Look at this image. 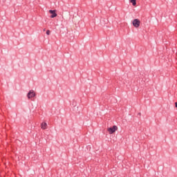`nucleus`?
Returning a JSON list of instances; mask_svg holds the SVG:
<instances>
[{
	"label": "nucleus",
	"instance_id": "7",
	"mask_svg": "<svg viewBox=\"0 0 177 177\" xmlns=\"http://www.w3.org/2000/svg\"><path fill=\"white\" fill-rule=\"evenodd\" d=\"M46 35H50V30H48L46 31Z\"/></svg>",
	"mask_w": 177,
	"mask_h": 177
},
{
	"label": "nucleus",
	"instance_id": "5",
	"mask_svg": "<svg viewBox=\"0 0 177 177\" xmlns=\"http://www.w3.org/2000/svg\"><path fill=\"white\" fill-rule=\"evenodd\" d=\"M41 129H46V127H48V124L46 122H42L41 124Z\"/></svg>",
	"mask_w": 177,
	"mask_h": 177
},
{
	"label": "nucleus",
	"instance_id": "6",
	"mask_svg": "<svg viewBox=\"0 0 177 177\" xmlns=\"http://www.w3.org/2000/svg\"><path fill=\"white\" fill-rule=\"evenodd\" d=\"M130 2L132 3L133 6H136V0H130Z\"/></svg>",
	"mask_w": 177,
	"mask_h": 177
},
{
	"label": "nucleus",
	"instance_id": "8",
	"mask_svg": "<svg viewBox=\"0 0 177 177\" xmlns=\"http://www.w3.org/2000/svg\"><path fill=\"white\" fill-rule=\"evenodd\" d=\"M175 106L177 108V102H175Z\"/></svg>",
	"mask_w": 177,
	"mask_h": 177
},
{
	"label": "nucleus",
	"instance_id": "9",
	"mask_svg": "<svg viewBox=\"0 0 177 177\" xmlns=\"http://www.w3.org/2000/svg\"><path fill=\"white\" fill-rule=\"evenodd\" d=\"M44 31H45V29H44Z\"/></svg>",
	"mask_w": 177,
	"mask_h": 177
},
{
	"label": "nucleus",
	"instance_id": "4",
	"mask_svg": "<svg viewBox=\"0 0 177 177\" xmlns=\"http://www.w3.org/2000/svg\"><path fill=\"white\" fill-rule=\"evenodd\" d=\"M49 12L51 14L50 18L54 19V17H56L57 16V14H56V10H50Z\"/></svg>",
	"mask_w": 177,
	"mask_h": 177
},
{
	"label": "nucleus",
	"instance_id": "3",
	"mask_svg": "<svg viewBox=\"0 0 177 177\" xmlns=\"http://www.w3.org/2000/svg\"><path fill=\"white\" fill-rule=\"evenodd\" d=\"M28 99H31V97H35V93L34 92V91L31 90L28 93Z\"/></svg>",
	"mask_w": 177,
	"mask_h": 177
},
{
	"label": "nucleus",
	"instance_id": "1",
	"mask_svg": "<svg viewBox=\"0 0 177 177\" xmlns=\"http://www.w3.org/2000/svg\"><path fill=\"white\" fill-rule=\"evenodd\" d=\"M118 129V127L117 126H113V127L108 128V131L111 135L112 133H114Z\"/></svg>",
	"mask_w": 177,
	"mask_h": 177
},
{
	"label": "nucleus",
	"instance_id": "2",
	"mask_svg": "<svg viewBox=\"0 0 177 177\" xmlns=\"http://www.w3.org/2000/svg\"><path fill=\"white\" fill-rule=\"evenodd\" d=\"M133 26L136 27V28H138L139 26H140V21L138 19H133Z\"/></svg>",
	"mask_w": 177,
	"mask_h": 177
}]
</instances>
